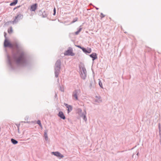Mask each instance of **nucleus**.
Returning a JSON list of instances; mask_svg holds the SVG:
<instances>
[{"label":"nucleus","mask_w":161,"mask_h":161,"mask_svg":"<svg viewBox=\"0 0 161 161\" xmlns=\"http://www.w3.org/2000/svg\"><path fill=\"white\" fill-rule=\"evenodd\" d=\"M64 55H65L74 56L75 55V53L73 52L72 48L71 47H69L68 49L64 53Z\"/></svg>","instance_id":"f257e3e1"},{"label":"nucleus","mask_w":161,"mask_h":161,"mask_svg":"<svg viewBox=\"0 0 161 161\" xmlns=\"http://www.w3.org/2000/svg\"><path fill=\"white\" fill-rule=\"evenodd\" d=\"M24 60V58L23 55H21L19 57L15 58V61L17 64H19L23 62Z\"/></svg>","instance_id":"f03ea898"},{"label":"nucleus","mask_w":161,"mask_h":161,"mask_svg":"<svg viewBox=\"0 0 161 161\" xmlns=\"http://www.w3.org/2000/svg\"><path fill=\"white\" fill-rule=\"evenodd\" d=\"M4 45L5 47H13V45L7 39L5 40Z\"/></svg>","instance_id":"7ed1b4c3"},{"label":"nucleus","mask_w":161,"mask_h":161,"mask_svg":"<svg viewBox=\"0 0 161 161\" xmlns=\"http://www.w3.org/2000/svg\"><path fill=\"white\" fill-rule=\"evenodd\" d=\"M37 7V4L35 3L32 5L30 8V10L31 11H35Z\"/></svg>","instance_id":"20e7f679"},{"label":"nucleus","mask_w":161,"mask_h":161,"mask_svg":"<svg viewBox=\"0 0 161 161\" xmlns=\"http://www.w3.org/2000/svg\"><path fill=\"white\" fill-rule=\"evenodd\" d=\"M52 153L54 155L60 158H62L64 157L63 155H62L60 153L58 152H53Z\"/></svg>","instance_id":"39448f33"},{"label":"nucleus","mask_w":161,"mask_h":161,"mask_svg":"<svg viewBox=\"0 0 161 161\" xmlns=\"http://www.w3.org/2000/svg\"><path fill=\"white\" fill-rule=\"evenodd\" d=\"M78 91L79 92H80V90H79L78 91L77 90H75L73 93V97L75 98V99L76 100H77L78 99L77 97Z\"/></svg>","instance_id":"423d86ee"},{"label":"nucleus","mask_w":161,"mask_h":161,"mask_svg":"<svg viewBox=\"0 0 161 161\" xmlns=\"http://www.w3.org/2000/svg\"><path fill=\"white\" fill-rule=\"evenodd\" d=\"M64 105L66 106L67 108L68 113H69L72 109V106L69 105L67 104H64Z\"/></svg>","instance_id":"0eeeda50"},{"label":"nucleus","mask_w":161,"mask_h":161,"mask_svg":"<svg viewBox=\"0 0 161 161\" xmlns=\"http://www.w3.org/2000/svg\"><path fill=\"white\" fill-rule=\"evenodd\" d=\"M82 51L86 53H90L91 52V48H88L87 50L85 48H82Z\"/></svg>","instance_id":"6e6552de"},{"label":"nucleus","mask_w":161,"mask_h":161,"mask_svg":"<svg viewBox=\"0 0 161 161\" xmlns=\"http://www.w3.org/2000/svg\"><path fill=\"white\" fill-rule=\"evenodd\" d=\"M58 115L61 119H65V116L62 112H59L58 113Z\"/></svg>","instance_id":"1a4fd4ad"},{"label":"nucleus","mask_w":161,"mask_h":161,"mask_svg":"<svg viewBox=\"0 0 161 161\" xmlns=\"http://www.w3.org/2000/svg\"><path fill=\"white\" fill-rule=\"evenodd\" d=\"M90 57L93 58V60H94L95 59L97 58V54L96 53H92V54L90 55Z\"/></svg>","instance_id":"9d476101"},{"label":"nucleus","mask_w":161,"mask_h":161,"mask_svg":"<svg viewBox=\"0 0 161 161\" xmlns=\"http://www.w3.org/2000/svg\"><path fill=\"white\" fill-rule=\"evenodd\" d=\"M95 100L96 102H99L101 101V98L100 96H96L95 97Z\"/></svg>","instance_id":"9b49d317"},{"label":"nucleus","mask_w":161,"mask_h":161,"mask_svg":"<svg viewBox=\"0 0 161 161\" xmlns=\"http://www.w3.org/2000/svg\"><path fill=\"white\" fill-rule=\"evenodd\" d=\"M18 2V0H14V2L10 3V5L11 6H14Z\"/></svg>","instance_id":"f8f14e48"},{"label":"nucleus","mask_w":161,"mask_h":161,"mask_svg":"<svg viewBox=\"0 0 161 161\" xmlns=\"http://www.w3.org/2000/svg\"><path fill=\"white\" fill-rule=\"evenodd\" d=\"M20 15H19V14H18V15H17L15 17V18L14 19V20L12 21V22L13 24L15 22H16V20L19 18V17H20Z\"/></svg>","instance_id":"ddd939ff"},{"label":"nucleus","mask_w":161,"mask_h":161,"mask_svg":"<svg viewBox=\"0 0 161 161\" xmlns=\"http://www.w3.org/2000/svg\"><path fill=\"white\" fill-rule=\"evenodd\" d=\"M11 141L14 144H15L18 143L17 141L13 139H11Z\"/></svg>","instance_id":"4468645a"},{"label":"nucleus","mask_w":161,"mask_h":161,"mask_svg":"<svg viewBox=\"0 0 161 161\" xmlns=\"http://www.w3.org/2000/svg\"><path fill=\"white\" fill-rule=\"evenodd\" d=\"M44 137L46 140L47 141L48 140V137L47 136V133L46 132H45L44 133Z\"/></svg>","instance_id":"2eb2a0df"},{"label":"nucleus","mask_w":161,"mask_h":161,"mask_svg":"<svg viewBox=\"0 0 161 161\" xmlns=\"http://www.w3.org/2000/svg\"><path fill=\"white\" fill-rule=\"evenodd\" d=\"M12 32V27H10L8 29V32L9 33H11Z\"/></svg>","instance_id":"dca6fc26"},{"label":"nucleus","mask_w":161,"mask_h":161,"mask_svg":"<svg viewBox=\"0 0 161 161\" xmlns=\"http://www.w3.org/2000/svg\"><path fill=\"white\" fill-rule=\"evenodd\" d=\"M81 29H82L81 28H80V29H79V30L75 32V35H78L79 34V32L81 31Z\"/></svg>","instance_id":"f3484780"},{"label":"nucleus","mask_w":161,"mask_h":161,"mask_svg":"<svg viewBox=\"0 0 161 161\" xmlns=\"http://www.w3.org/2000/svg\"><path fill=\"white\" fill-rule=\"evenodd\" d=\"M37 124H38L39 125V126H40V127L41 128H42V125L41 123V121H40V120H38L37 121Z\"/></svg>","instance_id":"a211bd4d"},{"label":"nucleus","mask_w":161,"mask_h":161,"mask_svg":"<svg viewBox=\"0 0 161 161\" xmlns=\"http://www.w3.org/2000/svg\"><path fill=\"white\" fill-rule=\"evenodd\" d=\"M99 86L102 88H103V85L102 83L100 80H99Z\"/></svg>","instance_id":"6ab92c4d"},{"label":"nucleus","mask_w":161,"mask_h":161,"mask_svg":"<svg viewBox=\"0 0 161 161\" xmlns=\"http://www.w3.org/2000/svg\"><path fill=\"white\" fill-rule=\"evenodd\" d=\"M82 70H83V73H84L85 76H86V69L85 68H83Z\"/></svg>","instance_id":"aec40b11"},{"label":"nucleus","mask_w":161,"mask_h":161,"mask_svg":"<svg viewBox=\"0 0 161 161\" xmlns=\"http://www.w3.org/2000/svg\"><path fill=\"white\" fill-rule=\"evenodd\" d=\"M77 20H78V18H75L74 19V20L72 21V23H74L75 22L77 21Z\"/></svg>","instance_id":"412c9836"},{"label":"nucleus","mask_w":161,"mask_h":161,"mask_svg":"<svg viewBox=\"0 0 161 161\" xmlns=\"http://www.w3.org/2000/svg\"><path fill=\"white\" fill-rule=\"evenodd\" d=\"M58 72H55V75L56 77H58Z\"/></svg>","instance_id":"4be33fe9"},{"label":"nucleus","mask_w":161,"mask_h":161,"mask_svg":"<svg viewBox=\"0 0 161 161\" xmlns=\"http://www.w3.org/2000/svg\"><path fill=\"white\" fill-rule=\"evenodd\" d=\"M105 15H104L102 13H101V14L100 17L102 18L104 17H105Z\"/></svg>","instance_id":"5701e85b"},{"label":"nucleus","mask_w":161,"mask_h":161,"mask_svg":"<svg viewBox=\"0 0 161 161\" xmlns=\"http://www.w3.org/2000/svg\"><path fill=\"white\" fill-rule=\"evenodd\" d=\"M53 12H54V13H53V15H55V14H56V9H55V8H54L53 9Z\"/></svg>","instance_id":"b1692460"},{"label":"nucleus","mask_w":161,"mask_h":161,"mask_svg":"<svg viewBox=\"0 0 161 161\" xmlns=\"http://www.w3.org/2000/svg\"><path fill=\"white\" fill-rule=\"evenodd\" d=\"M77 47L82 49V48H84V47H81L80 46H77Z\"/></svg>","instance_id":"393cba45"},{"label":"nucleus","mask_w":161,"mask_h":161,"mask_svg":"<svg viewBox=\"0 0 161 161\" xmlns=\"http://www.w3.org/2000/svg\"><path fill=\"white\" fill-rule=\"evenodd\" d=\"M84 119L85 121H86V116H84Z\"/></svg>","instance_id":"a878e982"},{"label":"nucleus","mask_w":161,"mask_h":161,"mask_svg":"<svg viewBox=\"0 0 161 161\" xmlns=\"http://www.w3.org/2000/svg\"><path fill=\"white\" fill-rule=\"evenodd\" d=\"M20 7V6H18V7H16L15 8H14V10H15V9H16L17 8H19V7Z\"/></svg>","instance_id":"bb28decb"}]
</instances>
